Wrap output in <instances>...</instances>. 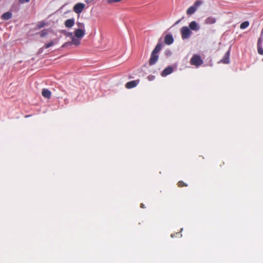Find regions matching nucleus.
I'll return each mask as SVG.
<instances>
[{
	"label": "nucleus",
	"mask_w": 263,
	"mask_h": 263,
	"mask_svg": "<svg viewBox=\"0 0 263 263\" xmlns=\"http://www.w3.org/2000/svg\"><path fill=\"white\" fill-rule=\"evenodd\" d=\"M53 44H54L53 42L51 41L50 42L46 44L45 45V47L46 48H48L52 46L53 45Z\"/></svg>",
	"instance_id": "nucleus-22"
},
{
	"label": "nucleus",
	"mask_w": 263,
	"mask_h": 263,
	"mask_svg": "<svg viewBox=\"0 0 263 263\" xmlns=\"http://www.w3.org/2000/svg\"><path fill=\"white\" fill-rule=\"evenodd\" d=\"M257 51L260 55H263V48L262 45H257Z\"/></svg>",
	"instance_id": "nucleus-18"
},
{
	"label": "nucleus",
	"mask_w": 263,
	"mask_h": 263,
	"mask_svg": "<svg viewBox=\"0 0 263 263\" xmlns=\"http://www.w3.org/2000/svg\"><path fill=\"white\" fill-rule=\"evenodd\" d=\"M45 25V23L44 22L42 21L38 23L37 25V27L38 28H41L43 27Z\"/></svg>",
	"instance_id": "nucleus-21"
},
{
	"label": "nucleus",
	"mask_w": 263,
	"mask_h": 263,
	"mask_svg": "<svg viewBox=\"0 0 263 263\" xmlns=\"http://www.w3.org/2000/svg\"><path fill=\"white\" fill-rule=\"evenodd\" d=\"M68 35H69V36H71V37H72V36H73V35H72V33H71V32H69V33H68Z\"/></svg>",
	"instance_id": "nucleus-30"
},
{
	"label": "nucleus",
	"mask_w": 263,
	"mask_h": 263,
	"mask_svg": "<svg viewBox=\"0 0 263 263\" xmlns=\"http://www.w3.org/2000/svg\"><path fill=\"white\" fill-rule=\"evenodd\" d=\"M180 33L183 40L189 38L192 34V31L186 26H184L181 28Z\"/></svg>",
	"instance_id": "nucleus-3"
},
{
	"label": "nucleus",
	"mask_w": 263,
	"mask_h": 263,
	"mask_svg": "<svg viewBox=\"0 0 263 263\" xmlns=\"http://www.w3.org/2000/svg\"><path fill=\"white\" fill-rule=\"evenodd\" d=\"M65 26L67 27V28H71L74 24V18H70V19H68L65 22Z\"/></svg>",
	"instance_id": "nucleus-12"
},
{
	"label": "nucleus",
	"mask_w": 263,
	"mask_h": 263,
	"mask_svg": "<svg viewBox=\"0 0 263 263\" xmlns=\"http://www.w3.org/2000/svg\"><path fill=\"white\" fill-rule=\"evenodd\" d=\"M230 51L229 50L224 54L223 58L221 60L220 62L223 64H228L229 63Z\"/></svg>",
	"instance_id": "nucleus-10"
},
{
	"label": "nucleus",
	"mask_w": 263,
	"mask_h": 263,
	"mask_svg": "<svg viewBox=\"0 0 263 263\" xmlns=\"http://www.w3.org/2000/svg\"><path fill=\"white\" fill-rule=\"evenodd\" d=\"M107 3L108 4H112L115 3H118L122 1V0H106Z\"/></svg>",
	"instance_id": "nucleus-23"
},
{
	"label": "nucleus",
	"mask_w": 263,
	"mask_h": 263,
	"mask_svg": "<svg viewBox=\"0 0 263 263\" xmlns=\"http://www.w3.org/2000/svg\"><path fill=\"white\" fill-rule=\"evenodd\" d=\"M162 46L163 44L162 43L159 42L157 43L155 48L151 53V58L148 62L149 65H154L158 61L159 58L158 53L162 49Z\"/></svg>",
	"instance_id": "nucleus-1"
},
{
	"label": "nucleus",
	"mask_w": 263,
	"mask_h": 263,
	"mask_svg": "<svg viewBox=\"0 0 263 263\" xmlns=\"http://www.w3.org/2000/svg\"><path fill=\"white\" fill-rule=\"evenodd\" d=\"M202 4V2L201 1L198 0L195 2L194 6L196 7V8H197L198 6L201 5Z\"/></svg>",
	"instance_id": "nucleus-20"
},
{
	"label": "nucleus",
	"mask_w": 263,
	"mask_h": 263,
	"mask_svg": "<svg viewBox=\"0 0 263 263\" xmlns=\"http://www.w3.org/2000/svg\"><path fill=\"white\" fill-rule=\"evenodd\" d=\"M85 4L81 3L76 4L73 7V11L77 14L81 13L85 8Z\"/></svg>",
	"instance_id": "nucleus-4"
},
{
	"label": "nucleus",
	"mask_w": 263,
	"mask_h": 263,
	"mask_svg": "<svg viewBox=\"0 0 263 263\" xmlns=\"http://www.w3.org/2000/svg\"><path fill=\"white\" fill-rule=\"evenodd\" d=\"M79 39H78V38H77L75 36H72L71 37V41L65 43L63 45V47H66V46H67L68 45H71L72 44H74V45H75L76 46H78V45H79L80 44V41Z\"/></svg>",
	"instance_id": "nucleus-5"
},
{
	"label": "nucleus",
	"mask_w": 263,
	"mask_h": 263,
	"mask_svg": "<svg viewBox=\"0 0 263 263\" xmlns=\"http://www.w3.org/2000/svg\"><path fill=\"white\" fill-rule=\"evenodd\" d=\"M47 34V32L46 30H43L40 33V36L41 37H44Z\"/></svg>",
	"instance_id": "nucleus-25"
},
{
	"label": "nucleus",
	"mask_w": 263,
	"mask_h": 263,
	"mask_svg": "<svg viewBox=\"0 0 263 263\" xmlns=\"http://www.w3.org/2000/svg\"><path fill=\"white\" fill-rule=\"evenodd\" d=\"M42 96L47 99H49L51 97V91L46 88H44L42 91Z\"/></svg>",
	"instance_id": "nucleus-11"
},
{
	"label": "nucleus",
	"mask_w": 263,
	"mask_h": 263,
	"mask_svg": "<svg viewBox=\"0 0 263 263\" xmlns=\"http://www.w3.org/2000/svg\"><path fill=\"white\" fill-rule=\"evenodd\" d=\"M30 0H20V3H24L29 2Z\"/></svg>",
	"instance_id": "nucleus-28"
},
{
	"label": "nucleus",
	"mask_w": 263,
	"mask_h": 263,
	"mask_svg": "<svg viewBox=\"0 0 263 263\" xmlns=\"http://www.w3.org/2000/svg\"><path fill=\"white\" fill-rule=\"evenodd\" d=\"M241 29H245L247 28V21H245L241 24L240 26Z\"/></svg>",
	"instance_id": "nucleus-26"
},
{
	"label": "nucleus",
	"mask_w": 263,
	"mask_h": 263,
	"mask_svg": "<svg viewBox=\"0 0 263 263\" xmlns=\"http://www.w3.org/2000/svg\"><path fill=\"white\" fill-rule=\"evenodd\" d=\"M196 10V7H194V6H191L187 9L186 13L188 15H192L195 12Z\"/></svg>",
	"instance_id": "nucleus-16"
},
{
	"label": "nucleus",
	"mask_w": 263,
	"mask_h": 263,
	"mask_svg": "<svg viewBox=\"0 0 263 263\" xmlns=\"http://www.w3.org/2000/svg\"><path fill=\"white\" fill-rule=\"evenodd\" d=\"M189 27L191 29L197 31L199 30V27L195 21H192L189 24Z\"/></svg>",
	"instance_id": "nucleus-13"
},
{
	"label": "nucleus",
	"mask_w": 263,
	"mask_h": 263,
	"mask_svg": "<svg viewBox=\"0 0 263 263\" xmlns=\"http://www.w3.org/2000/svg\"><path fill=\"white\" fill-rule=\"evenodd\" d=\"M216 21V20L215 17H213L212 16L208 17L206 20H205V23L206 24H214Z\"/></svg>",
	"instance_id": "nucleus-15"
},
{
	"label": "nucleus",
	"mask_w": 263,
	"mask_h": 263,
	"mask_svg": "<svg viewBox=\"0 0 263 263\" xmlns=\"http://www.w3.org/2000/svg\"><path fill=\"white\" fill-rule=\"evenodd\" d=\"M190 64L197 67L203 64V60L201 59L200 55L194 54L191 59Z\"/></svg>",
	"instance_id": "nucleus-2"
},
{
	"label": "nucleus",
	"mask_w": 263,
	"mask_h": 263,
	"mask_svg": "<svg viewBox=\"0 0 263 263\" xmlns=\"http://www.w3.org/2000/svg\"><path fill=\"white\" fill-rule=\"evenodd\" d=\"M173 71V69L171 66L165 68L161 72V75L162 77H166L171 74Z\"/></svg>",
	"instance_id": "nucleus-8"
},
{
	"label": "nucleus",
	"mask_w": 263,
	"mask_h": 263,
	"mask_svg": "<svg viewBox=\"0 0 263 263\" xmlns=\"http://www.w3.org/2000/svg\"><path fill=\"white\" fill-rule=\"evenodd\" d=\"M181 237L182 236V234L180 233V232L176 233V234H173L171 235V237L173 238L174 237Z\"/></svg>",
	"instance_id": "nucleus-24"
},
{
	"label": "nucleus",
	"mask_w": 263,
	"mask_h": 263,
	"mask_svg": "<svg viewBox=\"0 0 263 263\" xmlns=\"http://www.w3.org/2000/svg\"><path fill=\"white\" fill-rule=\"evenodd\" d=\"M140 207H141V208H145V205H144L143 203H141V204H140Z\"/></svg>",
	"instance_id": "nucleus-29"
},
{
	"label": "nucleus",
	"mask_w": 263,
	"mask_h": 263,
	"mask_svg": "<svg viewBox=\"0 0 263 263\" xmlns=\"http://www.w3.org/2000/svg\"><path fill=\"white\" fill-rule=\"evenodd\" d=\"M139 82V80L129 81L125 84V87L128 89L134 88L137 85Z\"/></svg>",
	"instance_id": "nucleus-7"
},
{
	"label": "nucleus",
	"mask_w": 263,
	"mask_h": 263,
	"mask_svg": "<svg viewBox=\"0 0 263 263\" xmlns=\"http://www.w3.org/2000/svg\"><path fill=\"white\" fill-rule=\"evenodd\" d=\"M174 42V39L171 34H166L164 38V43L167 45H171Z\"/></svg>",
	"instance_id": "nucleus-9"
},
{
	"label": "nucleus",
	"mask_w": 263,
	"mask_h": 263,
	"mask_svg": "<svg viewBox=\"0 0 263 263\" xmlns=\"http://www.w3.org/2000/svg\"><path fill=\"white\" fill-rule=\"evenodd\" d=\"M262 38L261 37H260L258 39V41H257V45H262Z\"/></svg>",
	"instance_id": "nucleus-27"
},
{
	"label": "nucleus",
	"mask_w": 263,
	"mask_h": 263,
	"mask_svg": "<svg viewBox=\"0 0 263 263\" xmlns=\"http://www.w3.org/2000/svg\"><path fill=\"white\" fill-rule=\"evenodd\" d=\"M77 26L78 27V29H81L82 30H85V25L83 23H81L77 22Z\"/></svg>",
	"instance_id": "nucleus-17"
},
{
	"label": "nucleus",
	"mask_w": 263,
	"mask_h": 263,
	"mask_svg": "<svg viewBox=\"0 0 263 263\" xmlns=\"http://www.w3.org/2000/svg\"><path fill=\"white\" fill-rule=\"evenodd\" d=\"M85 30L81 29H77L74 31V36L78 39H82L85 35Z\"/></svg>",
	"instance_id": "nucleus-6"
},
{
	"label": "nucleus",
	"mask_w": 263,
	"mask_h": 263,
	"mask_svg": "<svg viewBox=\"0 0 263 263\" xmlns=\"http://www.w3.org/2000/svg\"><path fill=\"white\" fill-rule=\"evenodd\" d=\"M12 16V14L10 12H7L3 14L1 16V18L3 20H8L10 19Z\"/></svg>",
	"instance_id": "nucleus-14"
},
{
	"label": "nucleus",
	"mask_w": 263,
	"mask_h": 263,
	"mask_svg": "<svg viewBox=\"0 0 263 263\" xmlns=\"http://www.w3.org/2000/svg\"><path fill=\"white\" fill-rule=\"evenodd\" d=\"M177 184H178V187H183V186H187V184H186L185 183H184L182 181H179L178 182Z\"/></svg>",
	"instance_id": "nucleus-19"
}]
</instances>
